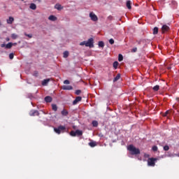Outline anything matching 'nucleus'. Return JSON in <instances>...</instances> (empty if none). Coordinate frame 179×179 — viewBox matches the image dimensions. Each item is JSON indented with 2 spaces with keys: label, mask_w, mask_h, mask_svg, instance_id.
<instances>
[{
  "label": "nucleus",
  "mask_w": 179,
  "mask_h": 179,
  "mask_svg": "<svg viewBox=\"0 0 179 179\" xmlns=\"http://www.w3.org/2000/svg\"><path fill=\"white\" fill-rule=\"evenodd\" d=\"M127 150L130 152V154L134 155H141V150L138 148H136L134 145H129L127 147Z\"/></svg>",
  "instance_id": "obj_1"
},
{
  "label": "nucleus",
  "mask_w": 179,
  "mask_h": 179,
  "mask_svg": "<svg viewBox=\"0 0 179 179\" xmlns=\"http://www.w3.org/2000/svg\"><path fill=\"white\" fill-rule=\"evenodd\" d=\"M156 162H157V158H148V165L150 167H155L156 166Z\"/></svg>",
  "instance_id": "obj_2"
},
{
  "label": "nucleus",
  "mask_w": 179,
  "mask_h": 179,
  "mask_svg": "<svg viewBox=\"0 0 179 179\" xmlns=\"http://www.w3.org/2000/svg\"><path fill=\"white\" fill-rule=\"evenodd\" d=\"M94 40L93 38H90L87 41H86V47H90V48H93V47H94Z\"/></svg>",
  "instance_id": "obj_3"
},
{
  "label": "nucleus",
  "mask_w": 179,
  "mask_h": 179,
  "mask_svg": "<svg viewBox=\"0 0 179 179\" xmlns=\"http://www.w3.org/2000/svg\"><path fill=\"white\" fill-rule=\"evenodd\" d=\"M65 126L60 125L58 127V128H54V131L56 134L59 135L62 131H65Z\"/></svg>",
  "instance_id": "obj_4"
},
{
  "label": "nucleus",
  "mask_w": 179,
  "mask_h": 179,
  "mask_svg": "<svg viewBox=\"0 0 179 179\" xmlns=\"http://www.w3.org/2000/svg\"><path fill=\"white\" fill-rule=\"evenodd\" d=\"M13 46V43H12V42H10L6 45L5 43H2L1 45V48H5L6 50H10V48H12Z\"/></svg>",
  "instance_id": "obj_5"
},
{
  "label": "nucleus",
  "mask_w": 179,
  "mask_h": 179,
  "mask_svg": "<svg viewBox=\"0 0 179 179\" xmlns=\"http://www.w3.org/2000/svg\"><path fill=\"white\" fill-rule=\"evenodd\" d=\"M90 17L92 22H97L99 20V17H97V15H96L93 12L90 13Z\"/></svg>",
  "instance_id": "obj_6"
},
{
  "label": "nucleus",
  "mask_w": 179,
  "mask_h": 179,
  "mask_svg": "<svg viewBox=\"0 0 179 179\" xmlns=\"http://www.w3.org/2000/svg\"><path fill=\"white\" fill-rule=\"evenodd\" d=\"M169 30H170V27L166 24L163 25L162 27V31L163 34L167 33V31H169Z\"/></svg>",
  "instance_id": "obj_7"
},
{
  "label": "nucleus",
  "mask_w": 179,
  "mask_h": 179,
  "mask_svg": "<svg viewBox=\"0 0 179 179\" xmlns=\"http://www.w3.org/2000/svg\"><path fill=\"white\" fill-rule=\"evenodd\" d=\"M29 115H31V117H34L36 115H40V113L38 112V110H31L29 112Z\"/></svg>",
  "instance_id": "obj_8"
},
{
  "label": "nucleus",
  "mask_w": 179,
  "mask_h": 179,
  "mask_svg": "<svg viewBox=\"0 0 179 179\" xmlns=\"http://www.w3.org/2000/svg\"><path fill=\"white\" fill-rule=\"evenodd\" d=\"M79 101H82V98H81V96H77V97L76 98V100H74V101H73V106H76V104H78V103H79Z\"/></svg>",
  "instance_id": "obj_9"
},
{
  "label": "nucleus",
  "mask_w": 179,
  "mask_h": 179,
  "mask_svg": "<svg viewBox=\"0 0 179 179\" xmlns=\"http://www.w3.org/2000/svg\"><path fill=\"white\" fill-rule=\"evenodd\" d=\"M15 22V18L13 17H9V18L6 20L8 24H12Z\"/></svg>",
  "instance_id": "obj_10"
},
{
  "label": "nucleus",
  "mask_w": 179,
  "mask_h": 179,
  "mask_svg": "<svg viewBox=\"0 0 179 179\" xmlns=\"http://www.w3.org/2000/svg\"><path fill=\"white\" fill-rule=\"evenodd\" d=\"M72 89H73V87L71 85H64L62 87L63 90H72Z\"/></svg>",
  "instance_id": "obj_11"
},
{
  "label": "nucleus",
  "mask_w": 179,
  "mask_h": 179,
  "mask_svg": "<svg viewBox=\"0 0 179 179\" xmlns=\"http://www.w3.org/2000/svg\"><path fill=\"white\" fill-rule=\"evenodd\" d=\"M62 115H63L64 117H66V115H68V114H69V112H68V110L66 109H63L61 112Z\"/></svg>",
  "instance_id": "obj_12"
},
{
  "label": "nucleus",
  "mask_w": 179,
  "mask_h": 179,
  "mask_svg": "<svg viewBox=\"0 0 179 179\" xmlns=\"http://www.w3.org/2000/svg\"><path fill=\"white\" fill-rule=\"evenodd\" d=\"M45 101L46 103H51V101H52V98L50 96H45Z\"/></svg>",
  "instance_id": "obj_13"
},
{
  "label": "nucleus",
  "mask_w": 179,
  "mask_h": 179,
  "mask_svg": "<svg viewBox=\"0 0 179 179\" xmlns=\"http://www.w3.org/2000/svg\"><path fill=\"white\" fill-rule=\"evenodd\" d=\"M29 8L30 9H32V10H36V9H37V6L34 3H31Z\"/></svg>",
  "instance_id": "obj_14"
},
{
  "label": "nucleus",
  "mask_w": 179,
  "mask_h": 179,
  "mask_svg": "<svg viewBox=\"0 0 179 179\" xmlns=\"http://www.w3.org/2000/svg\"><path fill=\"white\" fill-rule=\"evenodd\" d=\"M76 134L78 136H82L83 135V131H82V130L77 129L76 130Z\"/></svg>",
  "instance_id": "obj_15"
},
{
  "label": "nucleus",
  "mask_w": 179,
  "mask_h": 179,
  "mask_svg": "<svg viewBox=\"0 0 179 179\" xmlns=\"http://www.w3.org/2000/svg\"><path fill=\"white\" fill-rule=\"evenodd\" d=\"M89 146H90L91 148H94L95 146H97V143H96V141H91L89 143Z\"/></svg>",
  "instance_id": "obj_16"
},
{
  "label": "nucleus",
  "mask_w": 179,
  "mask_h": 179,
  "mask_svg": "<svg viewBox=\"0 0 179 179\" xmlns=\"http://www.w3.org/2000/svg\"><path fill=\"white\" fill-rule=\"evenodd\" d=\"M55 9H57V10H61L62 9H64V7H62V6H61L60 4H56L55 6Z\"/></svg>",
  "instance_id": "obj_17"
},
{
  "label": "nucleus",
  "mask_w": 179,
  "mask_h": 179,
  "mask_svg": "<svg viewBox=\"0 0 179 179\" xmlns=\"http://www.w3.org/2000/svg\"><path fill=\"white\" fill-rule=\"evenodd\" d=\"M48 19L52 22H55V20H57V17H55V15H50L49 16Z\"/></svg>",
  "instance_id": "obj_18"
},
{
  "label": "nucleus",
  "mask_w": 179,
  "mask_h": 179,
  "mask_svg": "<svg viewBox=\"0 0 179 179\" xmlns=\"http://www.w3.org/2000/svg\"><path fill=\"white\" fill-rule=\"evenodd\" d=\"M50 82V79H45L42 82V85L43 86H47V84Z\"/></svg>",
  "instance_id": "obj_19"
},
{
  "label": "nucleus",
  "mask_w": 179,
  "mask_h": 179,
  "mask_svg": "<svg viewBox=\"0 0 179 179\" xmlns=\"http://www.w3.org/2000/svg\"><path fill=\"white\" fill-rule=\"evenodd\" d=\"M126 5H127V8H128L129 9H132V7L131 6V1L128 0L127 1Z\"/></svg>",
  "instance_id": "obj_20"
},
{
  "label": "nucleus",
  "mask_w": 179,
  "mask_h": 179,
  "mask_svg": "<svg viewBox=\"0 0 179 179\" xmlns=\"http://www.w3.org/2000/svg\"><path fill=\"white\" fill-rule=\"evenodd\" d=\"M120 78H121V74L118 73L113 79V82H117V80H120Z\"/></svg>",
  "instance_id": "obj_21"
},
{
  "label": "nucleus",
  "mask_w": 179,
  "mask_h": 179,
  "mask_svg": "<svg viewBox=\"0 0 179 179\" xmlns=\"http://www.w3.org/2000/svg\"><path fill=\"white\" fill-rule=\"evenodd\" d=\"M63 57H64V58H68V57H69V52H68V51L64 52Z\"/></svg>",
  "instance_id": "obj_22"
},
{
  "label": "nucleus",
  "mask_w": 179,
  "mask_h": 179,
  "mask_svg": "<svg viewBox=\"0 0 179 179\" xmlns=\"http://www.w3.org/2000/svg\"><path fill=\"white\" fill-rule=\"evenodd\" d=\"M153 90L154 92H159V90L160 89V86L159 85H155L153 87Z\"/></svg>",
  "instance_id": "obj_23"
},
{
  "label": "nucleus",
  "mask_w": 179,
  "mask_h": 179,
  "mask_svg": "<svg viewBox=\"0 0 179 179\" xmlns=\"http://www.w3.org/2000/svg\"><path fill=\"white\" fill-rule=\"evenodd\" d=\"M157 33H159V28L157 27H155L153 29V34H157Z\"/></svg>",
  "instance_id": "obj_24"
},
{
  "label": "nucleus",
  "mask_w": 179,
  "mask_h": 179,
  "mask_svg": "<svg viewBox=\"0 0 179 179\" xmlns=\"http://www.w3.org/2000/svg\"><path fill=\"white\" fill-rule=\"evenodd\" d=\"M52 109L53 111H57L58 110V107L55 104H52Z\"/></svg>",
  "instance_id": "obj_25"
},
{
  "label": "nucleus",
  "mask_w": 179,
  "mask_h": 179,
  "mask_svg": "<svg viewBox=\"0 0 179 179\" xmlns=\"http://www.w3.org/2000/svg\"><path fill=\"white\" fill-rule=\"evenodd\" d=\"M123 59H124V57L122 56V55L120 54L118 56L119 62H121V61H123Z\"/></svg>",
  "instance_id": "obj_26"
},
{
  "label": "nucleus",
  "mask_w": 179,
  "mask_h": 179,
  "mask_svg": "<svg viewBox=\"0 0 179 179\" xmlns=\"http://www.w3.org/2000/svg\"><path fill=\"white\" fill-rule=\"evenodd\" d=\"M118 64H119L118 62H113V68L115 69H117V68H118Z\"/></svg>",
  "instance_id": "obj_27"
},
{
  "label": "nucleus",
  "mask_w": 179,
  "mask_h": 179,
  "mask_svg": "<svg viewBox=\"0 0 179 179\" xmlns=\"http://www.w3.org/2000/svg\"><path fill=\"white\" fill-rule=\"evenodd\" d=\"M92 125H93V127H98L99 122L96 120H93L92 121Z\"/></svg>",
  "instance_id": "obj_28"
},
{
  "label": "nucleus",
  "mask_w": 179,
  "mask_h": 179,
  "mask_svg": "<svg viewBox=\"0 0 179 179\" xmlns=\"http://www.w3.org/2000/svg\"><path fill=\"white\" fill-rule=\"evenodd\" d=\"M11 38H13V40H16V38H17V35L16 34H12Z\"/></svg>",
  "instance_id": "obj_29"
},
{
  "label": "nucleus",
  "mask_w": 179,
  "mask_h": 179,
  "mask_svg": "<svg viewBox=\"0 0 179 179\" xmlns=\"http://www.w3.org/2000/svg\"><path fill=\"white\" fill-rule=\"evenodd\" d=\"M99 47H101V48H103V47H104V42L99 41Z\"/></svg>",
  "instance_id": "obj_30"
},
{
  "label": "nucleus",
  "mask_w": 179,
  "mask_h": 179,
  "mask_svg": "<svg viewBox=\"0 0 179 179\" xmlns=\"http://www.w3.org/2000/svg\"><path fill=\"white\" fill-rule=\"evenodd\" d=\"M70 135H71V136H76V131H71L70 132Z\"/></svg>",
  "instance_id": "obj_31"
},
{
  "label": "nucleus",
  "mask_w": 179,
  "mask_h": 179,
  "mask_svg": "<svg viewBox=\"0 0 179 179\" xmlns=\"http://www.w3.org/2000/svg\"><path fill=\"white\" fill-rule=\"evenodd\" d=\"M80 93H82V91H81L80 90H76L75 94H76L77 96H79V94H80Z\"/></svg>",
  "instance_id": "obj_32"
},
{
  "label": "nucleus",
  "mask_w": 179,
  "mask_h": 179,
  "mask_svg": "<svg viewBox=\"0 0 179 179\" xmlns=\"http://www.w3.org/2000/svg\"><path fill=\"white\" fill-rule=\"evenodd\" d=\"M169 150H170V147H169V145L164 146V150H165L166 152H167Z\"/></svg>",
  "instance_id": "obj_33"
},
{
  "label": "nucleus",
  "mask_w": 179,
  "mask_h": 179,
  "mask_svg": "<svg viewBox=\"0 0 179 179\" xmlns=\"http://www.w3.org/2000/svg\"><path fill=\"white\" fill-rule=\"evenodd\" d=\"M14 57H15V55L13 53H10L9 55L10 59H13Z\"/></svg>",
  "instance_id": "obj_34"
},
{
  "label": "nucleus",
  "mask_w": 179,
  "mask_h": 179,
  "mask_svg": "<svg viewBox=\"0 0 179 179\" xmlns=\"http://www.w3.org/2000/svg\"><path fill=\"white\" fill-rule=\"evenodd\" d=\"M152 150H153V152H157V147L156 146V145H154V146H152Z\"/></svg>",
  "instance_id": "obj_35"
},
{
  "label": "nucleus",
  "mask_w": 179,
  "mask_h": 179,
  "mask_svg": "<svg viewBox=\"0 0 179 179\" xmlns=\"http://www.w3.org/2000/svg\"><path fill=\"white\" fill-rule=\"evenodd\" d=\"M24 36H26L27 37H29V38H31L33 37L32 34H24Z\"/></svg>",
  "instance_id": "obj_36"
},
{
  "label": "nucleus",
  "mask_w": 179,
  "mask_h": 179,
  "mask_svg": "<svg viewBox=\"0 0 179 179\" xmlns=\"http://www.w3.org/2000/svg\"><path fill=\"white\" fill-rule=\"evenodd\" d=\"M109 43H110V44H111V45H113V44H114V39L110 38V39L109 40Z\"/></svg>",
  "instance_id": "obj_37"
},
{
  "label": "nucleus",
  "mask_w": 179,
  "mask_h": 179,
  "mask_svg": "<svg viewBox=\"0 0 179 179\" xmlns=\"http://www.w3.org/2000/svg\"><path fill=\"white\" fill-rule=\"evenodd\" d=\"M170 113V110H166L164 114V117H167V115Z\"/></svg>",
  "instance_id": "obj_38"
},
{
  "label": "nucleus",
  "mask_w": 179,
  "mask_h": 179,
  "mask_svg": "<svg viewBox=\"0 0 179 179\" xmlns=\"http://www.w3.org/2000/svg\"><path fill=\"white\" fill-rule=\"evenodd\" d=\"M80 45H85L86 47V41H84L80 43Z\"/></svg>",
  "instance_id": "obj_39"
},
{
  "label": "nucleus",
  "mask_w": 179,
  "mask_h": 179,
  "mask_svg": "<svg viewBox=\"0 0 179 179\" xmlns=\"http://www.w3.org/2000/svg\"><path fill=\"white\" fill-rule=\"evenodd\" d=\"M136 51H138V48H134L131 50V52H136Z\"/></svg>",
  "instance_id": "obj_40"
},
{
  "label": "nucleus",
  "mask_w": 179,
  "mask_h": 179,
  "mask_svg": "<svg viewBox=\"0 0 179 179\" xmlns=\"http://www.w3.org/2000/svg\"><path fill=\"white\" fill-rule=\"evenodd\" d=\"M64 85H69L70 82L69 80H66L64 81Z\"/></svg>",
  "instance_id": "obj_41"
},
{
  "label": "nucleus",
  "mask_w": 179,
  "mask_h": 179,
  "mask_svg": "<svg viewBox=\"0 0 179 179\" xmlns=\"http://www.w3.org/2000/svg\"><path fill=\"white\" fill-rule=\"evenodd\" d=\"M38 76V73L37 71H35L34 73V76Z\"/></svg>",
  "instance_id": "obj_42"
},
{
  "label": "nucleus",
  "mask_w": 179,
  "mask_h": 179,
  "mask_svg": "<svg viewBox=\"0 0 179 179\" xmlns=\"http://www.w3.org/2000/svg\"><path fill=\"white\" fill-rule=\"evenodd\" d=\"M6 41H10V38H6Z\"/></svg>",
  "instance_id": "obj_43"
},
{
  "label": "nucleus",
  "mask_w": 179,
  "mask_h": 179,
  "mask_svg": "<svg viewBox=\"0 0 179 179\" xmlns=\"http://www.w3.org/2000/svg\"><path fill=\"white\" fill-rule=\"evenodd\" d=\"M37 2H38L39 3H41V0H36Z\"/></svg>",
  "instance_id": "obj_44"
},
{
  "label": "nucleus",
  "mask_w": 179,
  "mask_h": 179,
  "mask_svg": "<svg viewBox=\"0 0 179 179\" xmlns=\"http://www.w3.org/2000/svg\"><path fill=\"white\" fill-rule=\"evenodd\" d=\"M0 26H2V22H1V20H0Z\"/></svg>",
  "instance_id": "obj_45"
},
{
  "label": "nucleus",
  "mask_w": 179,
  "mask_h": 179,
  "mask_svg": "<svg viewBox=\"0 0 179 179\" xmlns=\"http://www.w3.org/2000/svg\"><path fill=\"white\" fill-rule=\"evenodd\" d=\"M176 100H177L178 101H179V98H176Z\"/></svg>",
  "instance_id": "obj_46"
},
{
  "label": "nucleus",
  "mask_w": 179,
  "mask_h": 179,
  "mask_svg": "<svg viewBox=\"0 0 179 179\" xmlns=\"http://www.w3.org/2000/svg\"><path fill=\"white\" fill-rule=\"evenodd\" d=\"M13 45H16L17 43H13Z\"/></svg>",
  "instance_id": "obj_47"
}]
</instances>
